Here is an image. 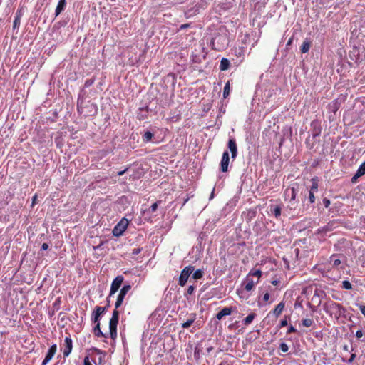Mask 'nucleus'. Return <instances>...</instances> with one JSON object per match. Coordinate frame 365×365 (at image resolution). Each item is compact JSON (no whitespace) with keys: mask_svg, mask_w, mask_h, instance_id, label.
I'll return each mask as SVG.
<instances>
[{"mask_svg":"<svg viewBox=\"0 0 365 365\" xmlns=\"http://www.w3.org/2000/svg\"><path fill=\"white\" fill-rule=\"evenodd\" d=\"M317 190H318V184L316 182H313V184L311 187L309 192H315L317 191Z\"/></svg>","mask_w":365,"mask_h":365,"instance_id":"38","label":"nucleus"},{"mask_svg":"<svg viewBox=\"0 0 365 365\" xmlns=\"http://www.w3.org/2000/svg\"><path fill=\"white\" fill-rule=\"evenodd\" d=\"M314 324V321L312 319H304L302 320V324L304 327H309Z\"/></svg>","mask_w":365,"mask_h":365,"instance_id":"32","label":"nucleus"},{"mask_svg":"<svg viewBox=\"0 0 365 365\" xmlns=\"http://www.w3.org/2000/svg\"><path fill=\"white\" fill-rule=\"evenodd\" d=\"M356 358V354H352L350 356V358L348 359L347 362L349 364H351L354 361V360Z\"/></svg>","mask_w":365,"mask_h":365,"instance_id":"45","label":"nucleus"},{"mask_svg":"<svg viewBox=\"0 0 365 365\" xmlns=\"http://www.w3.org/2000/svg\"><path fill=\"white\" fill-rule=\"evenodd\" d=\"M204 272L202 269H198L192 274V278L195 280L200 279L203 277Z\"/></svg>","mask_w":365,"mask_h":365,"instance_id":"27","label":"nucleus"},{"mask_svg":"<svg viewBox=\"0 0 365 365\" xmlns=\"http://www.w3.org/2000/svg\"><path fill=\"white\" fill-rule=\"evenodd\" d=\"M279 349L283 352H287L289 350V346L286 343L282 342L279 344Z\"/></svg>","mask_w":365,"mask_h":365,"instance_id":"36","label":"nucleus"},{"mask_svg":"<svg viewBox=\"0 0 365 365\" xmlns=\"http://www.w3.org/2000/svg\"><path fill=\"white\" fill-rule=\"evenodd\" d=\"M250 38V36L249 35H245V37H244V39H243V41L244 43H245L247 42V41H248Z\"/></svg>","mask_w":365,"mask_h":365,"instance_id":"55","label":"nucleus"},{"mask_svg":"<svg viewBox=\"0 0 365 365\" xmlns=\"http://www.w3.org/2000/svg\"><path fill=\"white\" fill-rule=\"evenodd\" d=\"M361 314L365 317V305L359 304L358 305Z\"/></svg>","mask_w":365,"mask_h":365,"instance_id":"42","label":"nucleus"},{"mask_svg":"<svg viewBox=\"0 0 365 365\" xmlns=\"http://www.w3.org/2000/svg\"><path fill=\"white\" fill-rule=\"evenodd\" d=\"M91 357L95 365H103L102 363L105 355L100 350L96 349L95 352L91 355Z\"/></svg>","mask_w":365,"mask_h":365,"instance_id":"9","label":"nucleus"},{"mask_svg":"<svg viewBox=\"0 0 365 365\" xmlns=\"http://www.w3.org/2000/svg\"><path fill=\"white\" fill-rule=\"evenodd\" d=\"M228 148L230 149L232 158H235L237 154V148L234 139H230L228 141Z\"/></svg>","mask_w":365,"mask_h":365,"instance_id":"17","label":"nucleus"},{"mask_svg":"<svg viewBox=\"0 0 365 365\" xmlns=\"http://www.w3.org/2000/svg\"><path fill=\"white\" fill-rule=\"evenodd\" d=\"M311 43L310 41L306 39L302 44L301 51L303 53H307L310 49Z\"/></svg>","mask_w":365,"mask_h":365,"instance_id":"25","label":"nucleus"},{"mask_svg":"<svg viewBox=\"0 0 365 365\" xmlns=\"http://www.w3.org/2000/svg\"><path fill=\"white\" fill-rule=\"evenodd\" d=\"M247 48L244 46L235 47L233 50V53L239 58L240 62H242L245 56Z\"/></svg>","mask_w":365,"mask_h":365,"instance_id":"12","label":"nucleus"},{"mask_svg":"<svg viewBox=\"0 0 365 365\" xmlns=\"http://www.w3.org/2000/svg\"><path fill=\"white\" fill-rule=\"evenodd\" d=\"M49 246L47 243H43L42 245H41V250H47L48 249Z\"/></svg>","mask_w":365,"mask_h":365,"instance_id":"50","label":"nucleus"},{"mask_svg":"<svg viewBox=\"0 0 365 365\" xmlns=\"http://www.w3.org/2000/svg\"><path fill=\"white\" fill-rule=\"evenodd\" d=\"M158 207V202H156L153 203L150 207V210L151 212H155V211H156Z\"/></svg>","mask_w":365,"mask_h":365,"instance_id":"39","label":"nucleus"},{"mask_svg":"<svg viewBox=\"0 0 365 365\" xmlns=\"http://www.w3.org/2000/svg\"><path fill=\"white\" fill-rule=\"evenodd\" d=\"M365 175V161L363 162L359 167L355 175L352 177L351 181L354 182L357 178Z\"/></svg>","mask_w":365,"mask_h":365,"instance_id":"16","label":"nucleus"},{"mask_svg":"<svg viewBox=\"0 0 365 365\" xmlns=\"http://www.w3.org/2000/svg\"><path fill=\"white\" fill-rule=\"evenodd\" d=\"M105 312V308L102 307H96L95 310L92 313L91 320L94 323H98L101 315Z\"/></svg>","mask_w":365,"mask_h":365,"instance_id":"13","label":"nucleus"},{"mask_svg":"<svg viewBox=\"0 0 365 365\" xmlns=\"http://www.w3.org/2000/svg\"><path fill=\"white\" fill-rule=\"evenodd\" d=\"M57 350V346L56 344H53L48 349L46 356L43 361H42L41 365H47L48 362L52 359V358L54 356Z\"/></svg>","mask_w":365,"mask_h":365,"instance_id":"10","label":"nucleus"},{"mask_svg":"<svg viewBox=\"0 0 365 365\" xmlns=\"http://www.w3.org/2000/svg\"><path fill=\"white\" fill-rule=\"evenodd\" d=\"M296 331L297 329L292 325H291L287 330V334L294 333Z\"/></svg>","mask_w":365,"mask_h":365,"instance_id":"44","label":"nucleus"},{"mask_svg":"<svg viewBox=\"0 0 365 365\" xmlns=\"http://www.w3.org/2000/svg\"><path fill=\"white\" fill-rule=\"evenodd\" d=\"M271 283L274 286H277L279 284V281L278 279H274Z\"/></svg>","mask_w":365,"mask_h":365,"instance_id":"53","label":"nucleus"},{"mask_svg":"<svg viewBox=\"0 0 365 365\" xmlns=\"http://www.w3.org/2000/svg\"><path fill=\"white\" fill-rule=\"evenodd\" d=\"M322 231L328 232V231H330V229L329 228L328 226L324 227L322 229H319V232H322Z\"/></svg>","mask_w":365,"mask_h":365,"instance_id":"51","label":"nucleus"},{"mask_svg":"<svg viewBox=\"0 0 365 365\" xmlns=\"http://www.w3.org/2000/svg\"><path fill=\"white\" fill-rule=\"evenodd\" d=\"M342 287L345 289L350 290L352 289V285L349 281L344 280L342 282Z\"/></svg>","mask_w":365,"mask_h":365,"instance_id":"33","label":"nucleus"},{"mask_svg":"<svg viewBox=\"0 0 365 365\" xmlns=\"http://www.w3.org/2000/svg\"><path fill=\"white\" fill-rule=\"evenodd\" d=\"M73 349V341L70 336H67L64 339L63 354L64 357H68L71 353Z\"/></svg>","mask_w":365,"mask_h":365,"instance_id":"8","label":"nucleus"},{"mask_svg":"<svg viewBox=\"0 0 365 365\" xmlns=\"http://www.w3.org/2000/svg\"><path fill=\"white\" fill-rule=\"evenodd\" d=\"M297 195V191L294 187L287 188L284 191V197L286 200L290 202L294 201Z\"/></svg>","mask_w":365,"mask_h":365,"instance_id":"14","label":"nucleus"},{"mask_svg":"<svg viewBox=\"0 0 365 365\" xmlns=\"http://www.w3.org/2000/svg\"><path fill=\"white\" fill-rule=\"evenodd\" d=\"M262 275V272L260 269H251L242 282L245 289L247 292H251L259 283Z\"/></svg>","mask_w":365,"mask_h":365,"instance_id":"1","label":"nucleus"},{"mask_svg":"<svg viewBox=\"0 0 365 365\" xmlns=\"http://www.w3.org/2000/svg\"><path fill=\"white\" fill-rule=\"evenodd\" d=\"M198 10H199L198 8H197V9L193 8V9L187 11V12H185V15L187 18H190L192 16L198 13Z\"/></svg>","mask_w":365,"mask_h":365,"instance_id":"31","label":"nucleus"},{"mask_svg":"<svg viewBox=\"0 0 365 365\" xmlns=\"http://www.w3.org/2000/svg\"><path fill=\"white\" fill-rule=\"evenodd\" d=\"M255 43H253L252 44L250 49L255 46Z\"/></svg>","mask_w":365,"mask_h":365,"instance_id":"60","label":"nucleus"},{"mask_svg":"<svg viewBox=\"0 0 365 365\" xmlns=\"http://www.w3.org/2000/svg\"><path fill=\"white\" fill-rule=\"evenodd\" d=\"M195 319V314H192L189 319L182 324V327L184 329L189 328L193 324Z\"/></svg>","mask_w":365,"mask_h":365,"instance_id":"23","label":"nucleus"},{"mask_svg":"<svg viewBox=\"0 0 365 365\" xmlns=\"http://www.w3.org/2000/svg\"><path fill=\"white\" fill-rule=\"evenodd\" d=\"M212 347H209L207 349V352H210L212 351Z\"/></svg>","mask_w":365,"mask_h":365,"instance_id":"59","label":"nucleus"},{"mask_svg":"<svg viewBox=\"0 0 365 365\" xmlns=\"http://www.w3.org/2000/svg\"><path fill=\"white\" fill-rule=\"evenodd\" d=\"M123 276H117L112 282L111 286H110V290L109 296H112L114 294L120 287L123 282Z\"/></svg>","mask_w":365,"mask_h":365,"instance_id":"7","label":"nucleus"},{"mask_svg":"<svg viewBox=\"0 0 365 365\" xmlns=\"http://www.w3.org/2000/svg\"><path fill=\"white\" fill-rule=\"evenodd\" d=\"M22 16H23V9H19L15 14V17H14V23H13V29H19L20 24H21V19Z\"/></svg>","mask_w":365,"mask_h":365,"instance_id":"15","label":"nucleus"},{"mask_svg":"<svg viewBox=\"0 0 365 365\" xmlns=\"http://www.w3.org/2000/svg\"><path fill=\"white\" fill-rule=\"evenodd\" d=\"M128 170H129V168H125V169H124L123 170L119 171V172L117 173V175H118V176H121V175H123L125 173H126V172H127V171H128Z\"/></svg>","mask_w":365,"mask_h":365,"instance_id":"49","label":"nucleus"},{"mask_svg":"<svg viewBox=\"0 0 365 365\" xmlns=\"http://www.w3.org/2000/svg\"><path fill=\"white\" fill-rule=\"evenodd\" d=\"M66 1L59 0L55 10V16H58L66 8Z\"/></svg>","mask_w":365,"mask_h":365,"instance_id":"20","label":"nucleus"},{"mask_svg":"<svg viewBox=\"0 0 365 365\" xmlns=\"http://www.w3.org/2000/svg\"><path fill=\"white\" fill-rule=\"evenodd\" d=\"M129 222L128 220L123 217L122 218L118 223L113 227V235L115 237H119L123 234L128 226Z\"/></svg>","mask_w":365,"mask_h":365,"instance_id":"4","label":"nucleus"},{"mask_svg":"<svg viewBox=\"0 0 365 365\" xmlns=\"http://www.w3.org/2000/svg\"><path fill=\"white\" fill-rule=\"evenodd\" d=\"M141 252V249L140 248H134L132 251V254L133 255H138L140 252Z\"/></svg>","mask_w":365,"mask_h":365,"instance_id":"43","label":"nucleus"},{"mask_svg":"<svg viewBox=\"0 0 365 365\" xmlns=\"http://www.w3.org/2000/svg\"><path fill=\"white\" fill-rule=\"evenodd\" d=\"M270 295L268 292L265 293L262 297V300L267 302L269 299Z\"/></svg>","mask_w":365,"mask_h":365,"instance_id":"41","label":"nucleus"},{"mask_svg":"<svg viewBox=\"0 0 365 365\" xmlns=\"http://www.w3.org/2000/svg\"><path fill=\"white\" fill-rule=\"evenodd\" d=\"M140 175H141V173H139V174H131V175H130V177L133 180H135V179L139 178L140 177Z\"/></svg>","mask_w":365,"mask_h":365,"instance_id":"46","label":"nucleus"},{"mask_svg":"<svg viewBox=\"0 0 365 365\" xmlns=\"http://www.w3.org/2000/svg\"><path fill=\"white\" fill-rule=\"evenodd\" d=\"M280 327H283L287 325V320L286 319H282L280 322Z\"/></svg>","mask_w":365,"mask_h":365,"instance_id":"48","label":"nucleus"},{"mask_svg":"<svg viewBox=\"0 0 365 365\" xmlns=\"http://www.w3.org/2000/svg\"><path fill=\"white\" fill-rule=\"evenodd\" d=\"M193 271L194 267L192 266H187L181 271L178 281V284L180 287H184L186 284L188 278L193 272Z\"/></svg>","mask_w":365,"mask_h":365,"instance_id":"5","label":"nucleus"},{"mask_svg":"<svg viewBox=\"0 0 365 365\" xmlns=\"http://www.w3.org/2000/svg\"><path fill=\"white\" fill-rule=\"evenodd\" d=\"M256 317V314H254V313H251L250 314H248L245 318V319L243 320V323L245 325H249L250 324L253 319L255 318Z\"/></svg>","mask_w":365,"mask_h":365,"instance_id":"26","label":"nucleus"},{"mask_svg":"<svg viewBox=\"0 0 365 365\" xmlns=\"http://www.w3.org/2000/svg\"><path fill=\"white\" fill-rule=\"evenodd\" d=\"M232 312V307H225L223 308L221 311H220L217 315H216V318L218 319V320H220L222 319L224 317H226V316H229L231 314Z\"/></svg>","mask_w":365,"mask_h":365,"instance_id":"18","label":"nucleus"},{"mask_svg":"<svg viewBox=\"0 0 365 365\" xmlns=\"http://www.w3.org/2000/svg\"><path fill=\"white\" fill-rule=\"evenodd\" d=\"M131 286L130 284H125L120 289V293L118 295L117 300L115 302V308L118 309L120 307L123 302V299L127 294V293L130 290Z\"/></svg>","mask_w":365,"mask_h":365,"instance_id":"6","label":"nucleus"},{"mask_svg":"<svg viewBox=\"0 0 365 365\" xmlns=\"http://www.w3.org/2000/svg\"><path fill=\"white\" fill-rule=\"evenodd\" d=\"M229 161H230L229 153H228V151H225L222 154V160L220 162V169L222 172L227 171Z\"/></svg>","mask_w":365,"mask_h":365,"instance_id":"11","label":"nucleus"},{"mask_svg":"<svg viewBox=\"0 0 365 365\" xmlns=\"http://www.w3.org/2000/svg\"><path fill=\"white\" fill-rule=\"evenodd\" d=\"M36 199H37V195H35L33 197V198H32L33 205H34V203H36Z\"/></svg>","mask_w":365,"mask_h":365,"instance_id":"56","label":"nucleus"},{"mask_svg":"<svg viewBox=\"0 0 365 365\" xmlns=\"http://www.w3.org/2000/svg\"><path fill=\"white\" fill-rule=\"evenodd\" d=\"M189 26H190V24H184L180 25V29H181V30H182V29H185L188 28Z\"/></svg>","mask_w":365,"mask_h":365,"instance_id":"52","label":"nucleus"},{"mask_svg":"<svg viewBox=\"0 0 365 365\" xmlns=\"http://www.w3.org/2000/svg\"><path fill=\"white\" fill-rule=\"evenodd\" d=\"M324 204L325 207H327L329 205L330 202H329V200H326V199H324Z\"/></svg>","mask_w":365,"mask_h":365,"instance_id":"54","label":"nucleus"},{"mask_svg":"<svg viewBox=\"0 0 365 365\" xmlns=\"http://www.w3.org/2000/svg\"><path fill=\"white\" fill-rule=\"evenodd\" d=\"M119 320V312L115 308L112 314V317L109 322L110 335L111 339H115L117 336V326Z\"/></svg>","mask_w":365,"mask_h":365,"instance_id":"3","label":"nucleus"},{"mask_svg":"<svg viewBox=\"0 0 365 365\" xmlns=\"http://www.w3.org/2000/svg\"><path fill=\"white\" fill-rule=\"evenodd\" d=\"M153 136V134L150 131H146L143 136V140L145 143L149 142Z\"/></svg>","mask_w":365,"mask_h":365,"instance_id":"29","label":"nucleus"},{"mask_svg":"<svg viewBox=\"0 0 365 365\" xmlns=\"http://www.w3.org/2000/svg\"><path fill=\"white\" fill-rule=\"evenodd\" d=\"M230 61L227 58H222L220 61V68L221 71H226L230 67Z\"/></svg>","mask_w":365,"mask_h":365,"instance_id":"24","label":"nucleus"},{"mask_svg":"<svg viewBox=\"0 0 365 365\" xmlns=\"http://www.w3.org/2000/svg\"><path fill=\"white\" fill-rule=\"evenodd\" d=\"M356 338H358V339L361 338V337L363 336V332H362V331H361V330H358V331H356Z\"/></svg>","mask_w":365,"mask_h":365,"instance_id":"47","label":"nucleus"},{"mask_svg":"<svg viewBox=\"0 0 365 365\" xmlns=\"http://www.w3.org/2000/svg\"><path fill=\"white\" fill-rule=\"evenodd\" d=\"M340 107V102L338 99L334 100L328 105V109L329 112H332L334 114L339 110Z\"/></svg>","mask_w":365,"mask_h":365,"instance_id":"19","label":"nucleus"},{"mask_svg":"<svg viewBox=\"0 0 365 365\" xmlns=\"http://www.w3.org/2000/svg\"><path fill=\"white\" fill-rule=\"evenodd\" d=\"M94 333H95V335L98 337H102V336H104L106 337V335L101 331V329H100V323L98 322L96 325V327H94Z\"/></svg>","mask_w":365,"mask_h":365,"instance_id":"28","label":"nucleus"},{"mask_svg":"<svg viewBox=\"0 0 365 365\" xmlns=\"http://www.w3.org/2000/svg\"><path fill=\"white\" fill-rule=\"evenodd\" d=\"M92 358L90 356H86L83 359V365H93Z\"/></svg>","mask_w":365,"mask_h":365,"instance_id":"35","label":"nucleus"},{"mask_svg":"<svg viewBox=\"0 0 365 365\" xmlns=\"http://www.w3.org/2000/svg\"><path fill=\"white\" fill-rule=\"evenodd\" d=\"M214 191H215V188L212 190V193L210 194V200H211L214 197Z\"/></svg>","mask_w":365,"mask_h":365,"instance_id":"57","label":"nucleus"},{"mask_svg":"<svg viewBox=\"0 0 365 365\" xmlns=\"http://www.w3.org/2000/svg\"><path fill=\"white\" fill-rule=\"evenodd\" d=\"M309 202H310L311 203L314 202V200H315V197H314V192H309Z\"/></svg>","mask_w":365,"mask_h":365,"instance_id":"40","label":"nucleus"},{"mask_svg":"<svg viewBox=\"0 0 365 365\" xmlns=\"http://www.w3.org/2000/svg\"><path fill=\"white\" fill-rule=\"evenodd\" d=\"M195 289V287L193 285L189 286L185 296L187 297L188 295L192 294L194 293Z\"/></svg>","mask_w":365,"mask_h":365,"instance_id":"37","label":"nucleus"},{"mask_svg":"<svg viewBox=\"0 0 365 365\" xmlns=\"http://www.w3.org/2000/svg\"><path fill=\"white\" fill-rule=\"evenodd\" d=\"M230 82L227 81L223 89V97L226 98L230 93Z\"/></svg>","mask_w":365,"mask_h":365,"instance_id":"30","label":"nucleus"},{"mask_svg":"<svg viewBox=\"0 0 365 365\" xmlns=\"http://www.w3.org/2000/svg\"><path fill=\"white\" fill-rule=\"evenodd\" d=\"M272 213L273 215L276 217H278L280 216L281 215V208L279 206H276L273 208L272 210Z\"/></svg>","mask_w":365,"mask_h":365,"instance_id":"34","label":"nucleus"},{"mask_svg":"<svg viewBox=\"0 0 365 365\" xmlns=\"http://www.w3.org/2000/svg\"><path fill=\"white\" fill-rule=\"evenodd\" d=\"M343 349H344V350H345V351H349V346H348L347 345H344V346H343Z\"/></svg>","mask_w":365,"mask_h":365,"instance_id":"58","label":"nucleus"},{"mask_svg":"<svg viewBox=\"0 0 365 365\" xmlns=\"http://www.w3.org/2000/svg\"><path fill=\"white\" fill-rule=\"evenodd\" d=\"M324 311L331 316L339 317L344 311L341 304L334 302H329L324 306Z\"/></svg>","mask_w":365,"mask_h":365,"instance_id":"2","label":"nucleus"},{"mask_svg":"<svg viewBox=\"0 0 365 365\" xmlns=\"http://www.w3.org/2000/svg\"><path fill=\"white\" fill-rule=\"evenodd\" d=\"M330 262L335 267H339L341 264L340 257L337 255H333L331 256Z\"/></svg>","mask_w":365,"mask_h":365,"instance_id":"22","label":"nucleus"},{"mask_svg":"<svg viewBox=\"0 0 365 365\" xmlns=\"http://www.w3.org/2000/svg\"><path fill=\"white\" fill-rule=\"evenodd\" d=\"M284 308V303L283 302H281L279 303L274 309L273 310L272 313L276 317H278L282 312Z\"/></svg>","mask_w":365,"mask_h":365,"instance_id":"21","label":"nucleus"}]
</instances>
